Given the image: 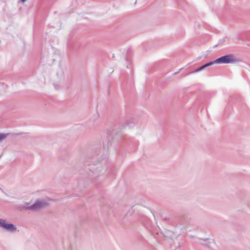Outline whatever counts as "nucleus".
<instances>
[{
	"label": "nucleus",
	"instance_id": "1",
	"mask_svg": "<svg viewBox=\"0 0 250 250\" xmlns=\"http://www.w3.org/2000/svg\"><path fill=\"white\" fill-rule=\"evenodd\" d=\"M236 62L237 60L233 54L226 55L218 58L213 61L207 62L206 63L199 66L191 73L199 72L214 63L229 64L234 63Z\"/></svg>",
	"mask_w": 250,
	"mask_h": 250
},
{
	"label": "nucleus",
	"instance_id": "2",
	"mask_svg": "<svg viewBox=\"0 0 250 250\" xmlns=\"http://www.w3.org/2000/svg\"><path fill=\"white\" fill-rule=\"evenodd\" d=\"M100 157H102L101 162L98 161L96 164H88V167L86 168V170H88L93 174H98L101 172L102 167H103L105 168V170H107L108 172H109L108 166L109 165L111 166V164L107 161L104 155L102 154Z\"/></svg>",
	"mask_w": 250,
	"mask_h": 250
},
{
	"label": "nucleus",
	"instance_id": "3",
	"mask_svg": "<svg viewBox=\"0 0 250 250\" xmlns=\"http://www.w3.org/2000/svg\"><path fill=\"white\" fill-rule=\"evenodd\" d=\"M46 203L41 201H37L34 204L31 205L29 203H25L23 206V208L30 210H37L45 207Z\"/></svg>",
	"mask_w": 250,
	"mask_h": 250
},
{
	"label": "nucleus",
	"instance_id": "4",
	"mask_svg": "<svg viewBox=\"0 0 250 250\" xmlns=\"http://www.w3.org/2000/svg\"><path fill=\"white\" fill-rule=\"evenodd\" d=\"M0 227L10 232H15L17 230V227L14 224L7 222L5 220L0 218Z\"/></svg>",
	"mask_w": 250,
	"mask_h": 250
},
{
	"label": "nucleus",
	"instance_id": "5",
	"mask_svg": "<svg viewBox=\"0 0 250 250\" xmlns=\"http://www.w3.org/2000/svg\"><path fill=\"white\" fill-rule=\"evenodd\" d=\"M118 137H120L121 139L123 140L124 142H125V143L128 144L129 145H132V146L134 145L133 144H132V142H133V139H127L126 138H122V137L121 136H118V135H116L115 136L113 137V138H116L117 139H118Z\"/></svg>",
	"mask_w": 250,
	"mask_h": 250
},
{
	"label": "nucleus",
	"instance_id": "6",
	"mask_svg": "<svg viewBox=\"0 0 250 250\" xmlns=\"http://www.w3.org/2000/svg\"><path fill=\"white\" fill-rule=\"evenodd\" d=\"M8 134L0 133V143L8 136Z\"/></svg>",
	"mask_w": 250,
	"mask_h": 250
},
{
	"label": "nucleus",
	"instance_id": "7",
	"mask_svg": "<svg viewBox=\"0 0 250 250\" xmlns=\"http://www.w3.org/2000/svg\"><path fill=\"white\" fill-rule=\"evenodd\" d=\"M202 245H203V246H205L207 247H209V245L208 244H207V243H202Z\"/></svg>",
	"mask_w": 250,
	"mask_h": 250
},
{
	"label": "nucleus",
	"instance_id": "8",
	"mask_svg": "<svg viewBox=\"0 0 250 250\" xmlns=\"http://www.w3.org/2000/svg\"><path fill=\"white\" fill-rule=\"evenodd\" d=\"M181 70V69H180V70H179L178 72H177V71H176V72H175V73H174V75H176V74H178Z\"/></svg>",
	"mask_w": 250,
	"mask_h": 250
},
{
	"label": "nucleus",
	"instance_id": "9",
	"mask_svg": "<svg viewBox=\"0 0 250 250\" xmlns=\"http://www.w3.org/2000/svg\"><path fill=\"white\" fill-rule=\"evenodd\" d=\"M107 134H108V137H110L111 136V133L110 132H108Z\"/></svg>",
	"mask_w": 250,
	"mask_h": 250
},
{
	"label": "nucleus",
	"instance_id": "10",
	"mask_svg": "<svg viewBox=\"0 0 250 250\" xmlns=\"http://www.w3.org/2000/svg\"><path fill=\"white\" fill-rule=\"evenodd\" d=\"M26 0H20L21 1L23 2L26 1Z\"/></svg>",
	"mask_w": 250,
	"mask_h": 250
},
{
	"label": "nucleus",
	"instance_id": "11",
	"mask_svg": "<svg viewBox=\"0 0 250 250\" xmlns=\"http://www.w3.org/2000/svg\"><path fill=\"white\" fill-rule=\"evenodd\" d=\"M109 143H110V141H108V143H107V149L108 148V145H109Z\"/></svg>",
	"mask_w": 250,
	"mask_h": 250
},
{
	"label": "nucleus",
	"instance_id": "12",
	"mask_svg": "<svg viewBox=\"0 0 250 250\" xmlns=\"http://www.w3.org/2000/svg\"><path fill=\"white\" fill-rule=\"evenodd\" d=\"M134 208V207H132L131 208V209H132V210H133V211H134V210H135V208H134V209H133V208Z\"/></svg>",
	"mask_w": 250,
	"mask_h": 250
},
{
	"label": "nucleus",
	"instance_id": "13",
	"mask_svg": "<svg viewBox=\"0 0 250 250\" xmlns=\"http://www.w3.org/2000/svg\"><path fill=\"white\" fill-rule=\"evenodd\" d=\"M97 156H100V153H98L97 154Z\"/></svg>",
	"mask_w": 250,
	"mask_h": 250
},
{
	"label": "nucleus",
	"instance_id": "14",
	"mask_svg": "<svg viewBox=\"0 0 250 250\" xmlns=\"http://www.w3.org/2000/svg\"><path fill=\"white\" fill-rule=\"evenodd\" d=\"M209 240V239L208 238H207V239H205L204 240L206 241V240Z\"/></svg>",
	"mask_w": 250,
	"mask_h": 250
},
{
	"label": "nucleus",
	"instance_id": "15",
	"mask_svg": "<svg viewBox=\"0 0 250 250\" xmlns=\"http://www.w3.org/2000/svg\"><path fill=\"white\" fill-rule=\"evenodd\" d=\"M126 125H128L129 123H128V121L127 122V123H126Z\"/></svg>",
	"mask_w": 250,
	"mask_h": 250
},
{
	"label": "nucleus",
	"instance_id": "16",
	"mask_svg": "<svg viewBox=\"0 0 250 250\" xmlns=\"http://www.w3.org/2000/svg\"><path fill=\"white\" fill-rule=\"evenodd\" d=\"M201 58V57H199V58L198 59V60H199V59H200Z\"/></svg>",
	"mask_w": 250,
	"mask_h": 250
}]
</instances>
